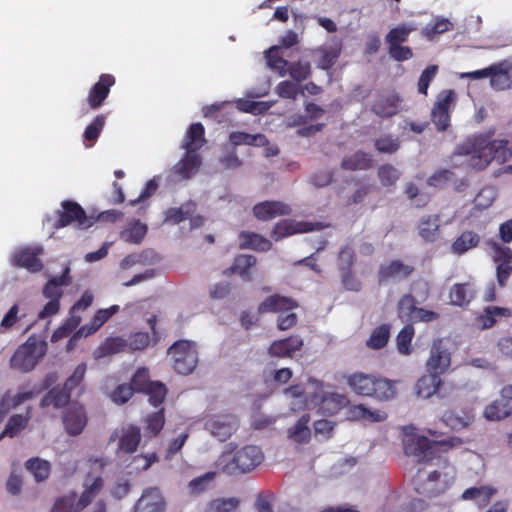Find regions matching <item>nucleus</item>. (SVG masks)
<instances>
[{
  "instance_id": "4c0bfd02",
  "label": "nucleus",
  "mask_w": 512,
  "mask_h": 512,
  "mask_svg": "<svg viewBox=\"0 0 512 512\" xmlns=\"http://www.w3.org/2000/svg\"><path fill=\"white\" fill-rule=\"evenodd\" d=\"M70 400V392L63 386L55 387L51 389L42 399L41 406H53L55 408H60L68 404Z\"/></svg>"
},
{
  "instance_id": "0eeeda50",
  "label": "nucleus",
  "mask_w": 512,
  "mask_h": 512,
  "mask_svg": "<svg viewBox=\"0 0 512 512\" xmlns=\"http://www.w3.org/2000/svg\"><path fill=\"white\" fill-rule=\"evenodd\" d=\"M167 354L171 356L174 370L182 375L191 374L198 364L199 353L193 341L178 340L169 347Z\"/></svg>"
},
{
  "instance_id": "423d86ee",
  "label": "nucleus",
  "mask_w": 512,
  "mask_h": 512,
  "mask_svg": "<svg viewBox=\"0 0 512 512\" xmlns=\"http://www.w3.org/2000/svg\"><path fill=\"white\" fill-rule=\"evenodd\" d=\"M104 482L101 477H96L93 482L86 486L80 496L76 492H69L58 497L50 512H81L94 499L103 488Z\"/></svg>"
},
{
  "instance_id": "cd10ccee",
  "label": "nucleus",
  "mask_w": 512,
  "mask_h": 512,
  "mask_svg": "<svg viewBox=\"0 0 512 512\" xmlns=\"http://www.w3.org/2000/svg\"><path fill=\"white\" fill-rule=\"evenodd\" d=\"M512 312L508 308L498 306H488L483 313L477 317V322L482 329H488L495 325L498 318L510 317Z\"/></svg>"
},
{
  "instance_id": "680f3d73",
  "label": "nucleus",
  "mask_w": 512,
  "mask_h": 512,
  "mask_svg": "<svg viewBox=\"0 0 512 512\" xmlns=\"http://www.w3.org/2000/svg\"><path fill=\"white\" fill-rule=\"evenodd\" d=\"M487 244L493 250V260L499 263H510L512 260V250L509 247L501 246L499 243L495 241H488Z\"/></svg>"
},
{
  "instance_id": "6e6d98bb",
  "label": "nucleus",
  "mask_w": 512,
  "mask_h": 512,
  "mask_svg": "<svg viewBox=\"0 0 512 512\" xmlns=\"http://www.w3.org/2000/svg\"><path fill=\"white\" fill-rule=\"evenodd\" d=\"M414 336V328L407 324L397 335V349L399 353L408 355L411 352L410 344Z\"/></svg>"
},
{
  "instance_id": "0e129e2a",
  "label": "nucleus",
  "mask_w": 512,
  "mask_h": 512,
  "mask_svg": "<svg viewBox=\"0 0 512 512\" xmlns=\"http://www.w3.org/2000/svg\"><path fill=\"white\" fill-rule=\"evenodd\" d=\"M26 424L27 418L19 414L13 415L9 418L3 431V435L14 437L26 426Z\"/></svg>"
},
{
  "instance_id": "f257e3e1",
  "label": "nucleus",
  "mask_w": 512,
  "mask_h": 512,
  "mask_svg": "<svg viewBox=\"0 0 512 512\" xmlns=\"http://www.w3.org/2000/svg\"><path fill=\"white\" fill-rule=\"evenodd\" d=\"M460 444L459 438L431 441L424 436L412 438L406 443V454L417 456L423 464L413 478L414 489L419 495L435 497L450 487L456 476L455 467L437 452L440 448L446 451Z\"/></svg>"
},
{
  "instance_id": "dca6fc26",
  "label": "nucleus",
  "mask_w": 512,
  "mask_h": 512,
  "mask_svg": "<svg viewBox=\"0 0 512 512\" xmlns=\"http://www.w3.org/2000/svg\"><path fill=\"white\" fill-rule=\"evenodd\" d=\"M115 83V78L111 74H102L89 91L87 101L91 109H98L108 97L110 88Z\"/></svg>"
},
{
  "instance_id": "20e7f679",
  "label": "nucleus",
  "mask_w": 512,
  "mask_h": 512,
  "mask_svg": "<svg viewBox=\"0 0 512 512\" xmlns=\"http://www.w3.org/2000/svg\"><path fill=\"white\" fill-rule=\"evenodd\" d=\"M264 455L260 447L246 445L234 454L223 452L215 462L217 472L227 475L244 474L254 470L262 463Z\"/></svg>"
},
{
  "instance_id": "393cba45",
  "label": "nucleus",
  "mask_w": 512,
  "mask_h": 512,
  "mask_svg": "<svg viewBox=\"0 0 512 512\" xmlns=\"http://www.w3.org/2000/svg\"><path fill=\"white\" fill-rule=\"evenodd\" d=\"M417 30V25L412 22L401 23L392 28L385 36V42L388 46L401 45L406 42L409 35Z\"/></svg>"
},
{
  "instance_id": "ddd939ff",
  "label": "nucleus",
  "mask_w": 512,
  "mask_h": 512,
  "mask_svg": "<svg viewBox=\"0 0 512 512\" xmlns=\"http://www.w3.org/2000/svg\"><path fill=\"white\" fill-rule=\"evenodd\" d=\"M323 226L320 223H311L305 221H294V220H281L273 228L271 236L275 241H278L284 237L291 236L296 233H306L313 230L322 229Z\"/></svg>"
},
{
  "instance_id": "72a5a7b5",
  "label": "nucleus",
  "mask_w": 512,
  "mask_h": 512,
  "mask_svg": "<svg viewBox=\"0 0 512 512\" xmlns=\"http://www.w3.org/2000/svg\"><path fill=\"white\" fill-rule=\"evenodd\" d=\"M494 493L495 489L489 486L470 487L462 493L461 498L463 500H472L478 506L483 507L490 502Z\"/></svg>"
},
{
  "instance_id": "39448f33",
  "label": "nucleus",
  "mask_w": 512,
  "mask_h": 512,
  "mask_svg": "<svg viewBox=\"0 0 512 512\" xmlns=\"http://www.w3.org/2000/svg\"><path fill=\"white\" fill-rule=\"evenodd\" d=\"M347 385L357 395L388 401L396 396L395 383L387 378L363 372L346 377Z\"/></svg>"
},
{
  "instance_id": "bb28decb",
  "label": "nucleus",
  "mask_w": 512,
  "mask_h": 512,
  "mask_svg": "<svg viewBox=\"0 0 512 512\" xmlns=\"http://www.w3.org/2000/svg\"><path fill=\"white\" fill-rule=\"evenodd\" d=\"M399 97L391 94L380 96L372 106V111L380 117H391L398 111Z\"/></svg>"
},
{
  "instance_id": "9b49d317",
  "label": "nucleus",
  "mask_w": 512,
  "mask_h": 512,
  "mask_svg": "<svg viewBox=\"0 0 512 512\" xmlns=\"http://www.w3.org/2000/svg\"><path fill=\"white\" fill-rule=\"evenodd\" d=\"M238 425L234 415L225 414L209 417L205 421L204 428L219 441H225L237 430Z\"/></svg>"
},
{
  "instance_id": "de8ad7c7",
  "label": "nucleus",
  "mask_w": 512,
  "mask_h": 512,
  "mask_svg": "<svg viewBox=\"0 0 512 512\" xmlns=\"http://www.w3.org/2000/svg\"><path fill=\"white\" fill-rule=\"evenodd\" d=\"M417 308L414 297L412 295H404L398 303V316L402 322L411 323Z\"/></svg>"
},
{
  "instance_id": "7c9ffc66",
  "label": "nucleus",
  "mask_w": 512,
  "mask_h": 512,
  "mask_svg": "<svg viewBox=\"0 0 512 512\" xmlns=\"http://www.w3.org/2000/svg\"><path fill=\"white\" fill-rule=\"evenodd\" d=\"M475 295V291L469 283L454 284L450 290V302L455 306L467 305Z\"/></svg>"
},
{
  "instance_id": "4be33fe9",
  "label": "nucleus",
  "mask_w": 512,
  "mask_h": 512,
  "mask_svg": "<svg viewBox=\"0 0 512 512\" xmlns=\"http://www.w3.org/2000/svg\"><path fill=\"white\" fill-rule=\"evenodd\" d=\"M120 307L118 305H112L106 309H99L95 315L93 316L91 322L82 326L77 335L80 336H89L95 333L103 324H105L113 315L118 313Z\"/></svg>"
},
{
  "instance_id": "864d4df0",
  "label": "nucleus",
  "mask_w": 512,
  "mask_h": 512,
  "mask_svg": "<svg viewBox=\"0 0 512 512\" xmlns=\"http://www.w3.org/2000/svg\"><path fill=\"white\" fill-rule=\"evenodd\" d=\"M401 176L400 171L391 164H384L378 169V177L383 186H394Z\"/></svg>"
},
{
  "instance_id": "a211bd4d",
  "label": "nucleus",
  "mask_w": 512,
  "mask_h": 512,
  "mask_svg": "<svg viewBox=\"0 0 512 512\" xmlns=\"http://www.w3.org/2000/svg\"><path fill=\"white\" fill-rule=\"evenodd\" d=\"M292 210L281 201H263L253 207L254 216L261 221H269L278 216L289 215Z\"/></svg>"
},
{
  "instance_id": "7ed1b4c3",
  "label": "nucleus",
  "mask_w": 512,
  "mask_h": 512,
  "mask_svg": "<svg viewBox=\"0 0 512 512\" xmlns=\"http://www.w3.org/2000/svg\"><path fill=\"white\" fill-rule=\"evenodd\" d=\"M205 143L204 127L201 123L192 124L187 130L181 147L186 150L184 156L172 167L171 172L180 180L192 178L199 170L202 161L196 153Z\"/></svg>"
},
{
  "instance_id": "69168bd1",
  "label": "nucleus",
  "mask_w": 512,
  "mask_h": 512,
  "mask_svg": "<svg viewBox=\"0 0 512 512\" xmlns=\"http://www.w3.org/2000/svg\"><path fill=\"white\" fill-rule=\"evenodd\" d=\"M152 383L153 382H151L149 380L148 369L140 368L134 374L132 381H131V386L135 391L145 392L149 388L150 384H152Z\"/></svg>"
},
{
  "instance_id": "603ef678",
  "label": "nucleus",
  "mask_w": 512,
  "mask_h": 512,
  "mask_svg": "<svg viewBox=\"0 0 512 512\" xmlns=\"http://www.w3.org/2000/svg\"><path fill=\"white\" fill-rule=\"evenodd\" d=\"M279 97L296 100L299 94H303L300 85L289 80L281 81L275 88Z\"/></svg>"
},
{
  "instance_id": "6ab92c4d",
  "label": "nucleus",
  "mask_w": 512,
  "mask_h": 512,
  "mask_svg": "<svg viewBox=\"0 0 512 512\" xmlns=\"http://www.w3.org/2000/svg\"><path fill=\"white\" fill-rule=\"evenodd\" d=\"M413 271V266L405 264L400 260H393L379 267L378 277L380 282L388 280L400 281L409 277Z\"/></svg>"
},
{
  "instance_id": "5701e85b",
  "label": "nucleus",
  "mask_w": 512,
  "mask_h": 512,
  "mask_svg": "<svg viewBox=\"0 0 512 512\" xmlns=\"http://www.w3.org/2000/svg\"><path fill=\"white\" fill-rule=\"evenodd\" d=\"M490 75V84L496 90H505L512 87V65L506 61L494 64Z\"/></svg>"
},
{
  "instance_id": "b1692460",
  "label": "nucleus",
  "mask_w": 512,
  "mask_h": 512,
  "mask_svg": "<svg viewBox=\"0 0 512 512\" xmlns=\"http://www.w3.org/2000/svg\"><path fill=\"white\" fill-rule=\"evenodd\" d=\"M295 307H297V303L292 298L275 294L267 297L259 304L258 312L263 314L268 312L289 311Z\"/></svg>"
},
{
  "instance_id": "49530a36",
  "label": "nucleus",
  "mask_w": 512,
  "mask_h": 512,
  "mask_svg": "<svg viewBox=\"0 0 512 512\" xmlns=\"http://www.w3.org/2000/svg\"><path fill=\"white\" fill-rule=\"evenodd\" d=\"M31 397H32V391L18 393L13 396L6 393L0 401V414L5 415L12 408H16L17 406L22 404L24 401L30 399Z\"/></svg>"
},
{
  "instance_id": "ea45409f",
  "label": "nucleus",
  "mask_w": 512,
  "mask_h": 512,
  "mask_svg": "<svg viewBox=\"0 0 512 512\" xmlns=\"http://www.w3.org/2000/svg\"><path fill=\"white\" fill-rule=\"evenodd\" d=\"M480 236L473 231H464L452 244V251L461 255L478 245Z\"/></svg>"
},
{
  "instance_id": "f704fd0d",
  "label": "nucleus",
  "mask_w": 512,
  "mask_h": 512,
  "mask_svg": "<svg viewBox=\"0 0 512 512\" xmlns=\"http://www.w3.org/2000/svg\"><path fill=\"white\" fill-rule=\"evenodd\" d=\"M309 421V414H303L296 424L289 428L288 437L296 443H307L311 437V431L308 427Z\"/></svg>"
},
{
  "instance_id": "c756f323",
  "label": "nucleus",
  "mask_w": 512,
  "mask_h": 512,
  "mask_svg": "<svg viewBox=\"0 0 512 512\" xmlns=\"http://www.w3.org/2000/svg\"><path fill=\"white\" fill-rule=\"evenodd\" d=\"M349 418L352 420H364L368 422H382L387 414L382 410H370L365 405H355L349 410Z\"/></svg>"
},
{
  "instance_id": "58836bf2",
  "label": "nucleus",
  "mask_w": 512,
  "mask_h": 512,
  "mask_svg": "<svg viewBox=\"0 0 512 512\" xmlns=\"http://www.w3.org/2000/svg\"><path fill=\"white\" fill-rule=\"evenodd\" d=\"M147 233V226L134 221L130 223L121 233L120 238L130 244H139L144 239Z\"/></svg>"
},
{
  "instance_id": "774afa93",
  "label": "nucleus",
  "mask_w": 512,
  "mask_h": 512,
  "mask_svg": "<svg viewBox=\"0 0 512 512\" xmlns=\"http://www.w3.org/2000/svg\"><path fill=\"white\" fill-rule=\"evenodd\" d=\"M456 100V94L453 90H443L438 96L434 104V108L447 111L450 113L452 106Z\"/></svg>"
},
{
  "instance_id": "4468645a",
  "label": "nucleus",
  "mask_w": 512,
  "mask_h": 512,
  "mask_svg": "<svg viewBox=\"0 0 512 512\" xmlns=\"http://www.w3.org/2000/svg\"><path fill=\"white\" fill-rule=\"evenodd\" d=\"M450 364V352L444 347L441 339L435 340L431 346L430 356L426 362L428 372L440 376L449 368Z\"/></svg>"
},
{
  "instance_id": "338daca9",
  "label": "nucleus",
  "mask_w": 512,
  "mask_h": 512,
  "mask_svg": "<svg viewBox=\"0 0 512 512\" xmlns=\"http://www.w3.org/2000/svg\"><path fill=\"white\" fill-rule=\"evenodd\" d=\"M166 392L165 385L160 382L150 384L149 388L145 391L149 396V402L154 406H158L163 402Z\"/></svg>"
},
{
  "instance_id": "052dcab7",
  "label": "nucleus",
  "mask_w": 512,
  "mask_h": 512,
  "mask_svg": "<svg viewBox=\"0 0 512 512\" xmlns=\"http://www.w3.org/2000/svg\"><path fill=\"white\" fill-rule=\"evenodd\" d=\"M239 505L237 498L216 499L209 505L207 512H233Z\"/></svg>"
},
{
  "instance_id": "2f4dec72",
  "label": "nucleus",
  "mask_w": 512,
  "mask_h": 512,
  "mask_svg": "<svg viewBox=\"0 0 512 512\" xmlns=\"http://www.w3.org/2000/svg\"><path fill=\"white\" fill-rule=\"evenodd\" d=\"M126 351H128L126 339L122 337H113L106 339V341L94 351V357L99 359L111 354Z\"/></svg>"
},
{
  "instance_id": "c85d7f7f",
  "label": "nucleus",
  "mask_w": 512,
  "mask_h": 512,
  "mask_svg": "<svg viewBox=\"0 0 512 512\" xmlns=\"http://www.w3.org/2000/svg\"><path fill=\"white\" fill-rule=\"evenodd\" d=\"M373 160L368 153L357 151L343 158L341 168L348 171L366 170L372 167Z\"/></svg>"
},
{
  "instance_id": "e433bc0d",
  "label": "nucleus",
  "mask_w": 512,
  "mask_h": 512,
  "mask_svg": "<svg viewBox=\"0 0 512 512\" xmlns=\"http://www.w3.org/2000/svg\"><path fill=\"white\" fill-rule=\"evenodd\" d=\"M512 414V406L508 402L495 400L484 410V416L491 421H499L509 417Z\"/></svg>"
},
{
  "instance_id": "a18cd8bd",
  "label": "nucleus",
  "mask_w": 512,
  "mask_h": 512,
  "mask_svg": "<svg viewBox=\"0 0 512 512\" xmlns=\"http://www.w3.org/2000/svg\"><path fill=\"white\" fill-rule=\"evenodd\" d=\"M306 393L312 397V394L308 392L307 387L304 389L300 385H293L284 390V394L288 398L293 399L291 402V409L293 411L300 410L306 405Z\"/></svg>"
},
{
  "instance_id": "9d476101",
  "label": "nucleus",
  "mask_w": 512,
  "mask_h": 512,
  "mask_svg": "<svg viewBox=\"0 0 512 512\" xmlns=\"http://www.w3.org/2000/svg\"><path fill=\"white\" fill-rule=\"evenodd\" d=\"M323 382L310 378L307 383L308 392L312 394L311 402L320 405L321 409L329 414H335L347 403V398L339 393L324 391Z\"/></svg>"
},
{
  "instance_id": "f03ea898",
  "label": "nucleus",
  "mask_w": 512,
  "mask_h": 512,
  "mask_svg": "<svg viewBox=\"0 0 512 512\" xmlns=\"http://www.w3.org/2000/svg\"><path fill=\"white\" fill-rule=\"evenodd\" d=\"M454 157H466L465 163L474 170L485 169L493 160L498 163L508 161L512 155L508 141L492 140L488 135H477L467 138L460 143L454 152Z\"/></svg>"
},
{
  "instance_id": "5fc2aeb1",
  "label": "nucleus",
  "mask_w": 512,
  "mask_h": 512,
  "mask_svg": "<svg viewBox=\"0 0 512 512\" xmlns=\"http://www.w3.org/2000/svg\"><path fill=\"white\" fill-rule=\"evenodd\" d=\"M106 122V116L101 114L97 115L95 119L86 127L83 138L85 141H89L94 143L99 137L102 129L104 128ZM91 144L90 146H92Z\"/></svg>"
},
{
  "instance_id": "a19ab883",
  "label": "nucleus",
  "mask_w": 512,
  "mask_h": 512,
  "mask_svg": "<svg viewBox=\"0 0 512 512\" xmlns=\"http://www.w3.org/2000/svg\"><path fill=\"white\" fill-rule=\"evenodd\" d=\"M400 139L392 134H383L375 139L374 147L381 154H394L400 149Z\"/></svg>"
},
{
  "instance_id": "a878e982",
  "label": "nucleus",
  "mask_w": 512,
  "mask_h": 512,
  "mask_svg": "<svg viewBox=\"0 0 512 512\" xmlns=\"http://www.w3.org/2000/svg\"><path fill=\"white\" fill-rule=\"evenodd\" d=\"M240 248L252 249L257 251H268L270 250L272 243L265 237L254 232L243 231L239 235Z\"/></svg>"
},
{
  "instance_id": "2eb2a0df",
  "label": "nucleus",
  "mask_w": 512,
  "mask_h": 512,
  "mask_svg": "<svg viewBox=\"0 0 512 512\" xmlns=\"http://www.w3.org/2000/svg\"><path fill=\"white\" fill-rule=\"evenodd\" d=\"M134 512H164L165 502L156 487L147 488L135 504Z\"/></svg>"
},
{
  "instance_id": "f8f14e48",
  "label": "nucleus",
  "mask_w": 512,
  "mask_h": 512,
  "mask_svg": "<svg viewBox=\"0 0 512 512\" xmlns=\"http://www.w3.org/2000/svg\"><path fill=\"white\" fill-rule=\"evenodd\" d=\"M118 438L119 453L132 454L137 450L141 440L140 428L135 425H125L115 430L110 436V442Z\"/></svg>"
},
{
  "instance_id": "3c124183",
  "label": "nucleus",
  "mask_w": 512,
  "mask_h": 512,
  "mask_svg": "<svg viewBox=\"0 0 512 512\" xmlns=\"http://www.w3.org/2000/svg\"><path fill=\"white\" fill-rule=\"evenodd\" d=\"M389 335V326L383 324L373 330L370 338L367 340V346L373 349H381L387 344Z\"/></svg>"
},
{
  "instance_id": "473e14b6",
  "label": "nucleus",
  "mask_w": 512,
  "mask_h": 512,
  "mask_svg": "<svg viewBox=\"0 0 512 512\" xmlns=\"http://www.w3.org/2000/svg\"><path fill=\"white\" fill-rule=\"evenodd\" d=\"M441 384V378L437 374L429 372L422 376L416 384L417 395L422 398H429L436 393Z\"/></svg>"
},
{
  "instance_id": "09e8293b",
  "label": "nucleus",
  "mask_w": 512,
  "mask_h": 512,
  "mask_svg": "<svg viewBox=\"0 0 512 512\" xmlns=\"http://www.w3.org/2000/svg\"><path fill=\"white\" fill-rule=\"evenodd\" d=\"M452 27V23L447 18L436 17L432 23L427 24L422 29V34L431 39L435 35L449 31Z\"/></svg>"
},
{
  "instance_id": "f3484780",
  "label": "nucleus",
  "mask_w": 512,
  "mask_h": 512,
  "mask_svg": "<svg viewBox=\"0 0 512 512\" xmlns=\"http://www.w3.org/2000/svg\"><path fill=\"white\" fill-rule=\"evenodd\" d=\"M63 424L69 435H79L87 424L85 409L80 405H71L63 415Z\"/></svg>"
},
{
  "instance_id": "c9c22d12",
  "label": "nucleus",
  "mask_w": 512,
  "mask_h": 512,
  "mask_svg": "<svg viewBox=\"0 0 512 512\" xmlns=\"http://www.w3.org/2000/svg\"><path fill=\"white\" fill-rule=\"evenodd\" d=\"M440 219L437 215L423 217L419 222V235L426 241H435L438 236Z\"/></svg>"
},
{
  "instance_id": "13d9d810",
  "label": "nucleus",
  "mask_w": 512,
  "mask_h": 512,
  "mask_svg": "<svg viewBox=\"0 0 512 512\" xmlns=\"http://www.w3.org/2000/svg\"><path fill=\"white\" fill-rule=\"evenodd\" d=\"M216 473H218L217 470L215 472H207L204 475L192 479L188 484L190 493L200 494L205 491L210 482L214 479Z\"/></svg>"
},
{
  "instance_id": "bf43d9fd",
  "label": "nucleus",
  "mask_w": 512,
  "mask_h": 512,
  "mask_svg": "<svg viewBox=\"0 0 512 512\" xmlns=\"http://www.w3.org/2000/svg\"><path fill=\"white\" fill-rule=\"evenodd\" d=\"M12 264L15 267L32 268V248L26 247L16 250L12 255Z\"/></svg>"
},
{
  "instance_id": "412c9836",
  "label": "nucleus",
  "mask_w": 512,
  "mask_h": 512,
  "mask_svg": "<svg viewBox=\"0 0 512 512\" xmlns=\"http://www.w3.org/2000/svg\"><path fill=\"white\" fill-rule=\"evenodd\" d=\"M10 365L13 369L23 373L32 370V336L16 349L10 359Z\"/></svg>"
},
{
  "instance_id": "4d7b16f0",
  "label": "nucleus",
  "mask_w": 512,
  "mask_h": 512,
  "mask_svg": "<svg viewBox=\"0 0 512 512\" xmlns=\"http://www.w3.org/2000/svg\"><path fill=\"white\" fill-rule=\"evenodd\" d=\"M164 422L163 409L148 415L146 418L147 425L145 427V433L150 437L156 436L162 430Z\"/></svg>"
},
{
  "instance_id": "c03bdc74",
  "label": "nucleus",
  "mask_w": 512,
  "mask_h": 512,
  "mask_svg": "<svg viewBox=\"0 0 512 512\" xmlns=\"http://www.w3.org/2000/svg\"><path fill=\"white\" fill-rule=\"evenodd\" d=\"M195 208V203L191 201L184 203L178 208H170L166 212L165 221L178 224L191 216L194 213Z\"/></svg>"
},
{
  "instance_id": "37998d69",
  "label": "nucleus",
  "mask_w": 512,
  "mask_h": 512,
  "mask_svg": "<svg viewBox=\"0 0 512 512\" xmlns=\"http://www.w3.org/2000/svg\"><path fill=\"white\" fill-rule=\"evenodd\" d=\"M267 65L277 71L281 77L287 74V66L289 62L280 55V48L278 46L271 47L266 52Z\"/></svg>"
},
{
  "instance_id": "8fccbe9b",
  "label": "nucleus",
  "mask_w": 512,
  "mask_h": 512,
  "mask_svg": "<svg viewBox=\"0 0 512 512\" xmlns=\"http://www.w3.org/2000/svg\"><path fill=\"white\" fill-rule=\"evenodd\" d=\"M286 69L287 73L298 84L309 78L311 74V67L308 62H292L288 64Z\"/></svg>"
},
{
  "instance_id": "e2e57ef3",
  "label": "nucleus",
  "mask_w": 512,
  "mask_h": 512,
  "mask_svg": "<svg viewBox=\"0 0 512 512\" xmlns=\"http://www.w3.org/2000/svg\"><path fill=\"white\" fill-rule=\"evenodd\" d=\"M150 343V336L146 332H136L126 339L128 351L142 350Z\"/></svg>"
},
{
  "instance_id": "aec40b11",
  "label": "nucleus",
  "mask_w": 512,
  "mask_h": 512,
  "mask_svg": "<svg viewBox=\"0 0 512 512\" xmlns=\"http://www.w3.org/2000/svg\"><path fill=\"white\" fill-rule=\"evenodd\" d=\"M303 347V340L300 336H291L289 338L274 341L269 349L268 353L270 356L285 358L292 357L297 351H300Z\"/></svg>"
},
{
  "instance_id": "1a4fd4ad",
  "label": "nucleus",
  "mask_w": 512,
  "mask_h": 512,
  "mask_svg": "<svg viewBox=\"0 0 512 512\" xmlns=\"http://www.w3.org/2000/svg\"><path fill=\"white\" fill-rule=\"evenodd\" d=\"M57 220L53 224L54 228L59 229L66 227L74 222L80 229H87L95 223L93 216H87L84 209L71 200L61 202V209L56 211Z\"/></svg>"
},
{
  "instance_id": "79ce46f5",
  "label": "nucleus",
  "mask_w": 512,
  "mask_h": 512,
  "mask_svg": "<svg viewBox=\"0 0 512 512\" xmlns=\"http://www.w3.org/2000/svg\"><path fill=\"white\" fill-rule=\"evenodd\" d=\"M256 263V258L252 255H239L235 258L230 270L232 273L240 275L244 280L250 281L251 275L249 269Z\"/></svg>"
},
{
  "instance_id": "6e6552de",
  "label": "nucleus",
  "mask_w": 512,
  "mask_h": 512,
  "mask_svg": "<svg viewBox=\"0 0 512 512\" xmlns=\"http://www.w3.org/2000/svg\"><path fill=\"white\" fill-rule=\"evenodd\" d=\"M71 283L70 266L67 264L60 276L49 277L47 283L43 287L42 294L49 299L44 308L39 312L38 318L45 319L58 313L60 309V299L63 295V286Z\"/></svg>"
}]
</instances>
